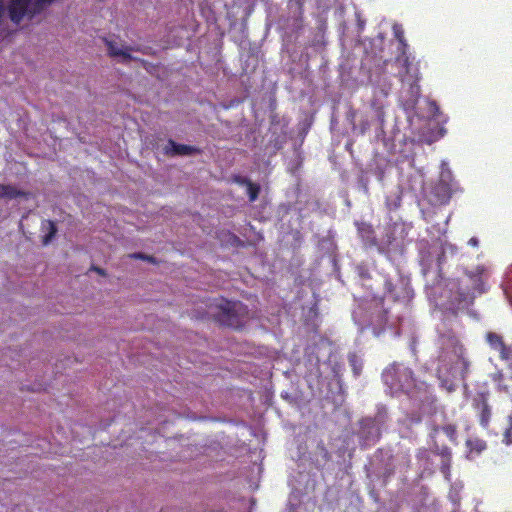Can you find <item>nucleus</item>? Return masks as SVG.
<instances>
[{"instance_id":"nucleus-1","label":"nucleus","mask_w":512,"mask_h":512,"mask_svg":"<svg viewBox=\"0 0 512 512\" xmlns=\"http://www.w3.org/2000/svg\"><path fill=\"white\" fill-rule=\"evenodd\" d=\"M438 363L436 375L441 387L448 392L453 391L456 383L464 378L469 362L465 358V350L454 332L441 333L438 338Z\"/></svg>"},{"instance_id":"nucleus-2","label":"nucleus","mask_w":512,"mask_h":512,"mask_svg":"<svg viewBox=\"0 0 512 512\" xmlns=\"http://www.w3.org/2000/svg\"><path fill=\"white\" fill-rule=\"evenodd\" d=\"M383 381L392 395L403 392L419 401H429V387L425 382L416 383L412 371L404 365H392L383 372Z\"/></svg>"},{"instance_id":"nucleus-3","label":"nucleus","mask_w":512,"mask_h":512,"mask_svg":"<svg viewBox=\"0 0 512 512\" xmlns=\"http://www.w3.org/2000/svg\"><path fill=\"white\" fill-rule=\"evenodd\" d=\"M488 277L489 272L484 266H478L469 271L458 288L457 296H455L456 303H452V305L457 309L468 307L476 295L486 291Z\"/></svg>"},{"instance_id":"nucleus-4","label":"nucleus","mask_w":512,"mask_h":512,"mask_svg":"<svg viewBox=\"0 0 512 512\" xmlns=\"http://www.w3.org/2000/svg\"><path fill=\"white\" fill-rule=\"evenodd\" d=\"M53 0H10L9 6L0 0V23L8 17L14 24H19L25 17L31 18L39 13Z\"/></svg>"},{"instance_id":"nucleus-5","label":"nucleus","mask_w":512,"mask_h":512,"mask_svg":"<svg viewBox=\"0 0 512 512\" xmlns=\"http://www.w3.org/2000/svg\"><path fill=\"white\" fill-rule=\"evenodd\" d=\"M209 313L216 317L221 324L238 328L244 323L248 310L239 301L217 299L210 305Z\"/></svg>"},{"instance_id":"nucleus-6","label":"nucleus","mask_w":512,"mask_h":512,"mask_svg":"<svg viewBox=\"0 0 512 512\" xmlns=\"http://www.w3.org/2000/svg\"><path fill=\"white\" fill-rule=\"evenodd\" d=\"M383 422L384 417L382 415H378L375 419H364L361 422L360 435L366 444L370 445L379 438L381 432L380 426Z\"/></svg>"},{"instance_id":"nucleus-7","label":"nucleus","mask_w":512,"mask_h":512,"mask_svg":"<svg viewBox=\"0 0 512 512\" xmlns=\"http://www.w3.org/2000/svg\"><path fill=\"white\" fill-rule=\"evenodd\" d=\"M107 48L110 56L117 58L120 62H129L134 58L131 56L132 48L117 41H107Z\"/></svg>"},{"instance_id":"nucleus-8","label":"nucleus","mask_w":512,"mask_h":512,"mask_svg":"<svg viewBox=\"0 0 512 512\" xmlns=\"http://www.w3.org/2000/svg\"><path fill=\"white\" fill-rule=\"evenodd\" d=\"M446 164L443 162L442 163V172H441V176H440V185H439V188L442 189L443 191V196H442V202H446L448 201V199L450 198L451 196V193H452V186H450V184L448 183L450 178H451V172L449 169L445 168Z\"/></svg>"},{"instance_id":"nucleus-9","label":"nucleus","mask_w":512,"mask_h":512,"mask_svg":"<svg viewBox=\"0 0 512 512\" xmlns=\"http://www.w3.org/2000/svg\"><path fill=\"white\" fill-rule=\"evenodd\" d=\"M24 195L25 193L15 186L0 184V199H14Z\"/></svg>"},{"instance_id":"nucleus-10","label":"nucleus","mask_w":512,"mask_h":512,"mask_svg":"<svg viewBox=\"0 0 512 512\" xmlns=\"http://www.w3.org/2000/svg\"><path fill=\"white\" fill-rule=\"evenodd\" d=\"M165 149H166L167 153H172V154H177V155H188V154H191L192 151L194 150L190 146L180 145V144L175 143L174 141H169L168 145L166 146Z\"/></svg>"},{"instance_id":"nucleus-11","label":"nucleus","mask_w":512,"mask_h":512,"mask_svg":"<svg viewBox=\"0 0 512 512\" xmlns=\"http://www.w3.org/2000/svg\"><path fill=\"white\" fill-rule=\"evenodd\" d=\"M466 445L469 448V454L468 457L471 458L472 454L475 452L476 454L481 453L485 448L486 444L483 440L480 439H468L466 441Z\"/></svg>"},{"instance_id":"nucleus-12","label":"nucleus","mask_w":512,"mask_h":512,"mask_svg":"<svg viewBox=\"0 0 512 512\" xmlns=\"http://www.w3.org/2000/svg\"><path fill=\"white\" fill-rule=\"evenodd\" d=\"M43 231H47V234L44 236L43 243L47 245L56 233L55 224L51 221H44L42 224Z\"/></svg>"},{"instance_id":"nucleus-13","label":"nucleus","mask_w":512,"mask_h":512,"mask_svg":"<svg viewBox=\"0 0 512 512\" xmlns=\"http://www.w3.org/2000/svg\"><path fill=\"white\" fill-rule=\"evenodd\" d=\"M442 459L441 471L445 475L446 480H450L451 453L445 450Z\"/></svg>"},{"instance_id":"nucleus-14","label":"nucleus","mask_w":512,"mask_h":512,"mask_svg":"<svg viewBox=\"0 0 512 512\" xmlns=\"http://www.w3.org/2000/svg\"><path fill=\"white\" fill-rule=\"evenodd\" d=\"M403 82L404 83H408L410 85V93H411V105L415 104L418 96H419V93H420V88L419 86L416 84L415 81H412L411 79H409L408 77H404L403 78Z\"/></svg>"},{"instance_id":"nucleus-15","label":"nucleus","mask_w":512,"mask_h":512,"mask_svg":"<svg viewBox=\"0 0 512 512\" xmlns=\"http://www.w3.org/2000/svg\"><path fill=\"white\" fill-rule=\"evenodd\" d=\"M487 341L488 343L490 344V346L495 349V350H499L502 345L504 344L503 341H502V338L500 335L496 334V333H493V332H490L487 334Z\"/></svg>"},{"instance_id":"nucleus-16","label":"nucleus","mask_w":512,"mask_h":512,"mask_svg":"<svg viewBox=\"0 0 512 512\" xmlns=\"http://www.w3.org/2000/svg\"><path fill=\"white\" fill-rule=\"evenodd\" d=\"M461 484H455L451 487V490L449 492V498L453 502L454 505H458L460 502V495L459 492L462 489Z\"/></svg>"},{"instance_id":"nucleus-17","label":"nucleus","mask_w":512,"mask_h":512,"mask_svg":"<svg viewBox=\"0 0 512 512\" xmlns=\"http://www.w3.org/2000/svg\"><path fill=\"white\" fill-rule=\"evenodd\" d=\"M500 352V356L503 360L509 362V365L512 367V347L506 346L505 344L498 350Z\"/></svg>"},{"instance_id":"nucleus-18","label":"nucleus","mask_w":512,"mask_h":512,"mask_svg":"<svg viewBox=\"0 0 512 512\" xmlns=\"http://www.w3.org/2000/svg\"><path fill=\"white\" fill-rule=\"evenodd\" d=\"M504 292L509 299L510 303L512 304V270L510 271L509 275L507 276V279L505 280L503 284Z\"/></svg>"},{"instance_id":"nucleus-19","label":"nucleus","mask_w":512,"mask_h":512,"mask_svg":"<svg viewBox=\"0 0 512 512\" xmlns=\"http://www.w3.org/2000/svg\"><path fill=\"white\" fill-rule=\"evenodd\" d=\"M393 33H394V36L398 39V41L402 44V45H406L405 42H404V30H403V27L402 25L400 24H394L393 25Z\"/></svg>"},{"instance_id":"nucleus-20","label":"nucleus","mask_w":512,"mask_h":512,"mask_svg":"<svg viewBox=\"0 0 512 512\" xmlns=\"http://www.w3.org/2000/svg\"><path fill=\"white\" fill-rule=\"evenodd\" d=\"M350 364L353 368L354 374L359 375L362 369V363L357 359L355 355L349 357Z\"/></svg>"},{"instance_id":"nucleus-21","label":"nucleus","mask_w":512,"mask_h":512,"mask_svg":"<svg viewBox=\"0 0 512 512\" xmlns=\"http://www.w3.org/2000/svg\"><path fill=\"white\" fill-rule=\"evenodd\" d=\"M247 192H248V195H249V200L251 202H253L258 197L259 187H257L256 185H254L252 183H249L248 186H247Z\"/></svg>"},{"instance_id":"nucleus-22","label":"nucleus","mask_w":512,"mask_h":512,"mask_svg":"<svg viewBox=\"0 0 512 512\" xmlns=\"http://www.w3.org/2000/svg\"><path fill=\"white\" fill-rule=\"evenodd\" d=\"M443 431L444 433L447 435V437L454 441L455 440V434H456V431H455V427L452 426V425H447L445 427H443Z\"/></svg>"},{"instance_id":"nucleus-23","label":"nucleus","mask_w":512,"mask_h":512,"mask_svg":"<svg viewBox=\"0 0 512 512\" xmlns=\"http://www.w3.org/2000/svg\"><path fill=\"white\" fill-rule=\"evenodd\" d=\"M506 444H512V428L507 429V431L504 434V440Z\"/></svg>"},{"instance_id":"nucleus-24","label":"nucleus","mask_w":512,"mask_h":512,"mask_svg":"<svg viewBox=\"0 0 512 512\" xmlns=\"http://www.w3.org/2000/svg\"><path fill=\"white\" fill-rule=\"evenodd\" d=\"M130 257L135 258V259H145V260H149V261L152 260L151 257L145 256L141 253L132 254V255H130Z\"/></svg>"},{"instance_id":"nucleus-25","label":"nucleus","mask_w":512,"mask_h":512,"mask_svg":"<svg viewBox=\"0 0 512 512\" xmlns=\"http://www.w3.org/2000/svg\"><path fill=\"white\" fill-rule=\"evenodd\" d=\"M478 239L476 237H472L469 241H468V244L473 246V247H477L478 246Z\"/></svg>"},{"instance_id":"nucleus-26","label":"nucleus","mask_w":512,"mask_h":512,"mask_svg":"<svg viewBox=\"0 0 512 512\" xmlns=\"http://www.w3.org/2000/svg\"><path fill=\"white\" fill-rule=\"evenodd\" d=\"M420 421H421V418H420L419 416H417V417H412V418L410 419V422H411V423H418V422H420Z\"/></svg>"},{"instance_id":"nucleus-27","label":"nucleus","mask_w":512,"mask_h":512,"mask_svg":"<svg viewBox=\"0 0 512 512\" xmlns=\"http://www.w3.org/2000/svg\"><path fill=\"white\" fill-rule=\"evenodd\" d=\"M98 273L103 274L102 270L100 268L95 269Z\"/></svg>"},{"instance_id":"nucleus-28","label":"nucleus","mask_w":512,"mask_h":512,"mask_svg":"<svg viewBox=\"0 0 512 512\" xmlns=\"http://www.w3.org/2000/svg\"><path fill=\"white\" fill-rule=\"evenodd\" d=\"M368 127V124L365 125V127L362 129V132H365V130L367 129Z\"/></svg>"},{"instance_id":"nucleus-29","label":"nucleus","mask_w":512,"mask_h":512,"mask_svg":"<svg viewBox=\"0 0 512 512\" xmlns=\"http://www.w3.org/2000/svg\"><path fill=\"white\" fill-rule=\"evenodd\" d=\"M433 106V108H435V110H437L438 108L436 107V104L435 103H432L431 104Z\"/></svg>"},{"instance_id":"nucleus-30","label":"nucleus","mask_w":512,"mask_h":512,"mask_svg":"<svg viewBox=\"0 0 512 512\" xmlns=\"http://www.w3.org/2000/svg\"><path fill=\"white\" fill-rule=\"evenodd\" d=\"M452 512H459V510L457 508L453 509Z\"/></svg>"}]
</instances>
